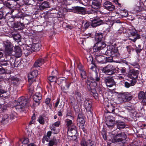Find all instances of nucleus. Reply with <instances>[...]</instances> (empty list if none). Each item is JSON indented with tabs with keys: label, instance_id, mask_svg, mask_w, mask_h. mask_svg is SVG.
Segmentation results:
<instances>
[{
	"label": "nucleus",
	"instance_id": "48",
	"mask_svg": "<svg viewBox=\"0 0 146 146\" xmlns=\"http://www.w3.org/2000/svg\"><path fill=\"white\" fill-rule=\"evenodd\" d=\"M135 83H125V86L127 88H128L131 86H133L135 85Z\"/></svg>",
	"mask_w": 146,
	"mask_h": 146
},
{
	"label": "nucleus",
	"instance_id": "62",
	"mask_svg": "<svg viewBox=\"0 0 146 146\" xmlns=\"http://www.w3.org/2000/svg\"><path fill=\"white\" fill-rule=\"evenodd\" d=\"M1 65L2 66H6L8 64L6 61L2 62L0 63Z\"/></svg>",
	"mask_w": 146,
	"mask_h": 146
},
{
	"label": "nucleus",
	"instance_id": "47",
	"mask_svg": "<svg viewBox=\"0 0 146 146\" xmlns=\"http://www.w3.org/2000/svg\"><path fill=\"white\" fill-rule=\"evenodd\" d=\"M76 64L77 65V68H78L80 71L81 70H84L83 69V66L82 64L79 62H77Z\"/></svg>",
	"mask_w": 146,
	"mask_h": 146
},
{
	"label": "nucleus",
	"instance_id": "38",
	"mask_svg": "<svg viewBox=\"0 0 146 146\" xmlns=\"http://www.w3.org/2000/svg\"><path fill=\"white\" fill-rule=\"evenodd\" d=\"M9 80L10 81L15 82L21 81V79L15 76H12L10 77Z\"/></svg>",
	"mask_w": 146,
	"mask_h": 146
},
{
	"label": "nucleus",
	"instance_id": "44",
	"mask_svg": "<svg viewBox=\"0 0 146 146\" xmlns=\"http://www.w3.org/2000/svg\"><path fill=\"white\" fill-rule=\"evenodd\" d=\"M101 49L97 46L96 45H95L93 47V51L94 52H100V51L102 50Z\"/></svg>",
	"mask_w": 146,
	"mask_h": 146
},
{
	"label": "nucleus",
	"instance_id": "51",
	"mask_svg": "<svg viewBox=\"0 0 146 146\" xmlns=\"http://www.w3.org/2000/svg\"><path fill=\"white\" fill-rule=\"evenodd\" d=\"M67 113L66 115V116H70L72 117V114L71 113V111L70 109L68 108L67 110Z\"/></svg>",
	"mask_w": 146,
	"mask_h": 146
},
{
	"label": "nucleus",
	"instance_id": "45",
	"mask_svg": "<svg viewBox=\"0 0 146 146\" xmlns=\"http://www.w3.org/2000/svg\"><path fill=\"white\" fill-rule=\"evenodd\" d=\"M73 130V129L72 127L70 128H69V129H68L67 135L68 137H73V135L72 134V132Z\"/></svg>",
	"mask_w": 146,
	"mask_h": 146
},
{
	"label": "nucleus",
	"instance_id": "40",
	"mask_svg": "<svg viewBox=\"0 0 146 146\" xmlns=\"http://www.w3.org/2000/svg\"><path fill=\"white\" fill-rule=\"evenodd\" d=\"M143 49V47L141 46V45L139 44L136 47L135 50L136 52L138 54L140 53Z\"/></svg>",
	"mask_w": 146,
	"mask_h": 146
},
{
	"label": "nucleus",
	"instance_id": "18",
	"mask_svg": "<svg viewBox=\"0 0 146 146\" xmlns=\"http://www.w3.org/2000/svg\"><path fill=\"white\" fill-rule=\"evenodd\" d=\"M100 78L98 76V73L97 72L95 73V75L91 76L90 78H88V81L89 82H99Z\"/></svg>",
	"mask_w": 146,
	"mask_h": 146
},
{
	"label": "nucleus",
	"instance_id": "54",
	"mask_svg": "<svg viewBox=\"0 0 146 146\" xmlns=\"http://www.w3.org/2000/svg\"><path fill=\"white\" fill-rule=\"evenodd\" d=\"M106 57V62H112V58L113 57H112V56H111V57Z\"/></svg>",
	"mask_w": 146,
	"mask_h": 146
},
{
	"label": "nucleus",
	"instance_id": "15",
	"mask_svg": "<svg viewBox=\"0 0 146 146\" xmlns=\"http://www.w3.org/2000/svg\"><path fill=\"white\" fill-rule=\"evenodd\" d=\"M104 8L110 11H112L114 9L115 7L109 1L105 2L103 4Z\"/></svg>",
	"mask_w": 146,
	"mask_h": 146
},
{
	"label": "nucleus",
	"instance_id": "3",
	"mask_svg": "<svg viewBox=\"0 0 146 146\" xmlns=\"http://www.w3.org/2000/svg\"><path fill=\"white\" fill-rule=\"evenodd\" d=\"M103 21L100 19H94L91 22L88 21L83 22L82 27L83 28L86 29L88 28L90 25L92 27H94L101 25L103 23Z\"/></svg>",
	"mask_w": 146,
	"mask_h": 146
},
{
	"label": "nucleus",
	"instance_id": "64",
	"mask_svg": "<svg viewBox=\"0 0 146 146\" xmlns=\"http://www.w3.org/2000/svg\"><path fill=\"white\" fill-rule=\"evenodd\" d=\"M142 103L144 105H146V91L145 92V99H144L142 101Z\"/></svg>",
	"mask_w": 146,
	"mask_h": 146
},
{
	"label": "nucleus",
	"instance_id": "55",
	"mask_svg": "<svg viewBox=\"0 0 146 146\" xmlns=\"http://www.w3.org/2000/svg\"><path fill=\"white\" fill-rule=\"evenodd\" d=\"M52 76H56L58 75V72L56 70H54L51 73Z\"/></svg>",
	"mask_w": 146,
	"mask_h": 146
},
{
	"label": "nucleus",
	"instance_id": "16",
	"mask_svg": "<svg viewBox=\"0 0 146 146\" xmlns=\"http://www.w3.org/2000/svg\"><path fill=\"white\" fill-rule=\"evenodd\" d=\"M46 58H39L35 62L34 64V66L36 67H39L44 63L45 61Z\"/></svg>",
	"mask_w": 146,
	"mask_h": 146
},
{
	"label": "nucleus",
	"instance_id": "19",
	"mask_svg": "<svg viewBox=\"0 0 146 146\" xmlns=\"http://www.w3.org/2000/svg\"><path fill=\"white\" fill-rule=\"evenodd\" d=\"M95 34V38L98 41H103L104 39V38L103 37V34L100 33H93Z\"/></svg>",
	"mask_w": 146,
	"mask_h": 146
},
{
	"label": "nucleus",
	"instance_id": "36",
	"mask_svg": "<svg viewBox=\"0 0 146 146\" xmlns=\"http://www.w3.org/2000/svg\"><path fill=\"white\" fill-rule=\"evenodd\" d=\"M75 133V134L74 135V140H76V142L78 141L79 138L76 129V127L74 126V133Z\"/></svg>",
	"mask_w": 146,
	"mask_h": 146
},
{
	"label": "nucleus",
	"instance_id": "31",
	"mask_svg": "<svg viewBox=\"0 0 146 146\" xmlns=\"http://www.w3.org/2000/svg\"><path fill=\"white\" fill-rule=\"evenodd\" d=\"M90 90L91 94L93 96V97L96 99L98 98V94L96 92V89L94 88H90Z\"/></svg>",
	"mask_w": 146,
	"mask_h": 146
},
{
	"label": "nucleus",
	"instance_id": "14",
	"mask_svg": "<svg viewBox=\"0 0 146 146\" xmlns=\"http://www.w3.org/2000/svg\"><path fill=\"white\" fill-rule=\"evenodd\" d=\"M129 38V40L135 42L137 39L140 38V36L136 32L132 31L131 32Z\"/></svg>",
	"mask_w": 146,
	"mask_h": 146
},
{
	"label": "nucleus",
	"instance_id": "34",
	"mask_svg": "<svg viewBox=\"0 0 146 146\" xmlns=\"http://www.w3.org/2000/svg\"><path fill=\"white\" fill-rule=\"evenodd\" d=\"M28 87L29 94L32 95L34 90V87L32 83H29Z\"/></svg>",
	"mask_w": 146,
	"mask_h": 146
},
{
	"label": "nucleus",
	"instance_id": "57",
	"mask_svg": "<svg viewBox=\"0 0 146 146\" xmlns=\"http://www.w3.org/2000/svg\"><path fill=\"white\" fill-rule=\"evenodd\" d=\"M2 88V86L1 85H0V93L1 94H3L6 93L7 92L6 90L3 89Z\"/></svg>",
	"mask_w": 146,
	"mask_h": 146
},
{
	"label": "nucleus",
	"instance_id": "29",
	"mask_svg": "<svg viewBox=\"0 0 146 146\" xmlns=\"http://www.w3.org/2000/svg\"><path fill=\"white\" fill-rule=\"evenodd\" d=\"M9 120V116L7 114H5L3 115L1 122L2 124H4L8 123Z\"/></svg>",
	"mask_w": 146,
	"mask_h": 146
},
{
	"label": "nucleus",
	"instance_id": "33",
	"mask_svg": "<svg viewBox=\"0 0 146 146\" xmlns=\"http://www.w3.org/2000/svg\"><path fill=\"white\" fill-rule=\"evenodd\" d=\"M145 92H144L143 91H141L139 92L138 94V98L140 100H142V101L145 99Z\"/></svg>",
	"mask_w": 146,
	"mask_h": 146
},
{
	"label": "nucleus",
	"instance_id": "23",
	"mask_svg": "<svg viewBox=\"0 0 146 146\" xmlns=\"http://www.w3.org/2000/svg\"><path fill=\"white\" fill-rule=\"evenodd\" d=\"M15 56L16 57H20L22 54V51L20 47L17 46L15 48Z\"/></svg>",
	"mask_w": 146,
	"mask_h": 146
},
{
	"label": "nucleus",
	"instance_id": "2",
	"mask_svg": "<svg viewBox=\"0 0 146 146\" xmlns=\"http://www.w3.org/2000/svg\"><path fill=\"white\" fill-rule=\"evenodd\" d=\"M41 44L39 43L33 44L32 45H26L23 48L24 53L25 54H28L33 51H38L40 49Z\"/></svg>",
	"mask_w": 146,
	"mask_h": 146
},
{
	"label": "nucleus",
	"instance_id": "60",
	"mask_svg": "<svg viewBox=\"0 0 146 146\" xmlns=\"http://www.w3.org/2000/svg\"><path fill=\"white\" fill-rule=\"evenodd\" d=\"M15 115L13 114H11L10 115L9 117V119L10 120H12L15 118Z\"/></svg>",
	"mask_w": 146,
	"mask_h": 146
},
{
	"label": "nucleus",
	"instance_id": "52",
	"mask_svg": "<svg viewBox=\"0 0 146 146\" xmlns=\"http://www.w3.org/2000/svg\"><path fill=\"white\" fill-rule=\"evenodd\" d=\"M56 141V139L50 140L48 143L49 145L50 146H53Z\"/></svg>",
	"mask_w": 146,
	"mask_h": 146
},
{
	"label": "nucleus",
	"instance_id": "59",
	"mask_svg": "<svg viewBox=\"0 0 146 146\" xmlns=\"http://www.w3.org/2000/svg\"><path fill=\"white\" fill-rule=\"evenodd\" d=\"M4 6H5L7 7L10 8L11 7V4L8 2H5L4 3Z\"/></svg>",
	"mask_w": 146,
	"mask_h": 146
},
{
	"label": "nucleus",
	"instance_id": "50",
	"mask_svg": "<svg viewBox=\"0 0 146 146\" xmlns=\"http://www.w3.org/2000/svg\"><path fill=\"white\" fill-rule=\"evenodd\" d=\"M115 83H105L106 84L108 88H111L113 86L115 85Z\"/></svg>",
	"mask_w": 146,
	"mask_h": 146
},
{
	"label": "nucleus",
	"instance_id": "49",
	"mask_svg": "<svg viewBox=\"0 0 146 146\" xmlns=\"http://www.w3.org/2000/svg\"><path fill=\"white\" fill-rule=\"evenodd\" d=\"M66 79L64 77H60L57 79V82H66Z\"/></svg>",
	"mask_w": 146,
	"mask_h": 146
},
{
	"label": "nucleus",
	"instance_id": "27",
	"mask_svg": "<svg viewBox=\"0 0 146 146\" xmlns=\"http://www.w3.org/2000/svg\"><path fill=\"white\" fill-rule=\"evenodd\" d=\"M117 129H121L125 128V125L124 123L121 121H117L115 123Z\"/></svg>",
	"mask_w": 146,
	"mask_h": 146
},
{
	"label": "nucleus",
	"instance_id": "17",
	"mask_svg": "<svg viewBox=\"0 0 146 146\" xmlns=\"http://www.w3.org/2000/svg\"><path fill=\"white\" fill-rule=\"evenodd\" d=\"M111 56L112 57H118L119 56V53L118 49L116 48H112L110 51Z\"/></svg>",
	"mask_w": 146,
	"mask_h": 146
},
{
	"label": "nucleus",
	"instance_id": "46",
	"mask_svg": "<svg viewBox=\"0 0 146 146\" xmlns=\"http://www.w3.org/2000/svg\"><path fill=\"white\" fill-rule=\"evenodd\" d=\"M106 82H114L112 77H108L105 79Z\"/></svg>",
	"mask_w": 146,
	"mask_h": 146
},
{
	"label": "nucleus",
	"instance_id": "53",
	"mask_svg": "<svg viewBox=\"0 0 146 146\" xmlns=\"http://www.w3.org/2000/svg\"><path fill=\"white\" fill-rule=\"evenodd\" d=\"M60 124V121H57L56 122L52 124V126L56 127H58L59 126Z\"/></svg>",
	"mask_w": 146,
	"mask_h": 146
},
{
	"label": "nucleus",
	"instance_id": "25",
	"mask_svg": "<svg viewBox=\"0 0 146 146\" xmlns=\"http://www.w3.org/2000/svg\"><path fill=\"white\" fill-rule=\"evenodd\" d=\"M100 3L96 0H93L92 2V8L98 9L100 7Z\"/></svg>",
	"mask_w": 146,
	"mask_h": 146
},
{
	"label": "nucleus",
	"instance_id": "32",
	"mask_svg": "<svg viewBox=\"0 0 146 146\" xmlns=\"http://www.w3.org/2000/svg\"><path fill=\"white\" fill-rule=\"evenodd\" d=\"M95 44L102 50L105 48L106 46V44L102 41H98Z\"/></svg>",
	"mask_w": 146,
	"mask_h": 146
},
{
	"label": "nucleus",
	"instance_id": "26",
	"mask_svg": "<svg viewBox=\"0 0 146 146\" xmlns=\"http://www.w3.org/2000/svg\"><path fill=\"white\" fill-rule=\"evenodd\" d=\"M84 117V115L82 113H79L77 119V122L82 124H84L85 122Z\"/></svg>",
	"mask_w": 146,
	"mask_h": 146
},
{
	"label": "nucleus",
	"instance_id": "21",
	"mask_svg": "<svg viewBox=\"0 0 146 146\" xmlns=\"http://www.w3.org/2000/svg\"><path fill=\"white\" fill-rule=\"evenodd\" d=\"M114 118L113 117H111L109 116L108 117V119L106 121V124L108 127H111L113 126L114 123Z\"/></svg>",
	"mask_w": 146,
	"mask_h": 146
},
{
	"label": "nucleus",
	"instance_id": "10",
	"mask_svg": "<svg viewBox=\"0 0 146 146\" xmlns=\"http://www.w3.org/2000/svg\"><path fill=\"white\" fill-rule=\"evenodd\" d=\"M87 139V135H84L82 137V140L81 141V146H95L90 139Z\"/></svg>",
	"mask_w": 146,
	"mask_h": 146
},
{
	"label": "nucleus",
	"instance_id": "28",
	"mask_svg": "<svg viewBox=\"0 0 146 146\" xmlns=\"http://www.w3.org/2000/svg\"><path fill=\"white\" fill-rule=\"evenodd\" d=\"M48 7H49V3L46 1L43 2L39 6L40 9L41 11Z\"/></svg>",
	"mask_w": 146,
	"mask_h": 146
},
{
	"label": "nucleus",
	"instance_id": "11",
	"mask_svg": "<svg viewBox=\"0 0 146 146\" xmlns=\"http://www.w3.org/2000/svg\"><path fill=\"white\" fill-rule=\"evenodd\" d=\"M121 95L122 99V102H126L130 101L133 98V96L128 92L121 93Z\"/></svg>",
	"mask_w": 146,
	"mask_h": 146
},
{
	"label": "nucleus",
	"instance_id": "13",
	"mask_svg": "<svg viewBox=\"0 0 146 146\" xmlns=\"http://www.w3.org/2000/svg\"><path fill=\"white\" fill-rule=\"evenodd\" d=\"M85 12L86 10L84 8L78 6L74 7V13L83 14Z\"/></svg>",
	"mask_w": 146,
	"mask_h": 146
},
{
	"label": "nucleus",
	"instance_id": "63",
	"mask_svg": "<svg viewBox=\"0 0 146 146\" xmlns=\"http://www.w3.org/2000/svg\"><path fill=\"white\" fill-rule=\"evenodd\" d=\"M133 107L132 106H128L126 107V109L127 110H131L133 109Z\"/></svg>",
	"mask_w": 146,
	"mask_h": 146
},
{
	"label": "nucleus",
	"instance_id": "61",
	"mask_svg": "<svg viewBox=\"0 0 146 146\" xmlns=\"http://www.w3.org/2000/svg\"><path fill=\"white\" fill-rule=\"evenodd\" d=\"M29 142V139L28 138L25 139L22 141V143L24 144H27Z\"/></svg>",
	"mask_w": 146,
	"mask_h": 146
},
{
	"label": "nucleus",
	"instance_id": "37",
	"mask_svg": "<svg viewBox=\"0 0 146 146\" xmlns=\"http://www.w3.org/2000/svg\"><path fill=\"white\" fill-rule=\"evenodd\" d=\"M48 80L50 82H57V76H51L48 77Z\"/></svg>",
	"mask_w": 146,
	"mask_h": 146
},
{
	"label": "nucleus",
	"instance_id": "42",
	"mask_svg": "<svg viewBox=\"0 0 146 146\" xmlns=\"http://www.w3.org/2000/svg\"><path fill=\"white\" fill-rule=\"evenodd\" d=\"M65 121L66 123V125L67 127H68V129H69V128H70L72 124V120L68 119H67Z\"/></svg>",
	"mask_w": 146,
	"mask_h": 146
},
{
	"label": "nucleus",
	"instance_id": "56",
	"mask_svg": "<svg viewBox=\"0 0 146 146\" xmlns=\"http://www.w3.org/2000/svg\"><path fill=\"white\" fill-rule=\"evenodd\" d=\"M5 70L2 66H0V74H3L5 72Z\"/></svg>",
	"mask_w": 146,
	"mask_h": 146
},
{
	"label": "nucleus",
	"instance_id": "43",
	"mask_svg": "<svg viewBox=\"0 0 146 146\" xmlns=\"http://www.w3.org/2000/svg\"><path fill=\"white\" fill-rule=\"evenodd\" d=\"M119 74H125L126 73V69L124 68H121L120 69H119Z\"/></svg>",
	"mask_w": 146,
	"mask_h": 146
},
{
	"label": "nucleus",
	"instance_id": "5",
	"mask_svg": "<svg viewBox=\"0 0 146 146\" xmlns=\"http://www.w3.org/2000/svg\"><path fill=\"white\" fill-rule=\"evenodd\" d=\"M116 103L114 102L113 100H110L108 104L105 105L106 110L107 113H115L114 111L115 106Z\"/></svg>",
	"mask_w": 146,
	"mask_h": 146
},
{
	"label": "nucleus",
	"instance_id": "24",
	"mask_svg": "<svg viewBox=\"0 0 146 146\" xmlns=\"http://www.w3.org/2000/svg\"><path fill=\"white\" fill-rule=\"evenodd\" d=\"M13 12H14V15H13V16L14 17V18H21L22 17V15L20 10L18 11L15 10L14 11L12 10L11 11V13L12 14Z\"/></svg>",
	"mask_w": 146,
	"mask_h": 146
},
{
	"label": "nucleus",
	"instance_id": "7",
	"mask_svg": "<svg viewBox=\"0 0 146 146\" xmlns=\"http://www.w3.org/2000/svg\"><path fill=\"white\" fill-rule=\"evenodd\" d=\"M5 52L7 55H10L13 50V45L8 40L4 42Z\"/></svg>",
	"mask_w": 146,
	"mask_h": 146
},
{
	"label": "nucleus",
	"instance_id": "12",
	"mask_svg": "<svg viewBox=\"0 0 146 146\" xmlns=\"http://www.w3.org/2000/svg\"><path fill=\"white\" fill-rule=\"evenodd\" d=\"M92 102L88 99H86L84 101L83 105L84 106L85 108L86 111L88 112H90L91 113V107H92Z\"/></svg>",
	"mask_w": 146,
	"mask_h": 146
},
{
	"label": "nucleus",
	"instance_id": "58",
	"mask_svg": "<svg viewBox=\"0 0 146 146\" xmlns=\"http://www.w3.org/2000/svg\"><path fill=\"white\" fill-rule=\"evenodd\" d=\"M47 137H48L47 136H45L43 137V139H42V142L43 143H44V141H48V140L50 138V137L48 138Z\"/></svg>",
	"mask_w": 146,
	"mask_h": 146
},
{
	"label": "nucleus",
	"instance_id": "35",
	"mask_svg": "<svg viewBox=\"0 0 146 146\" xmlns=\"http://www.w3.org/2000/svg\"><path fill=\"white\" fill-rule=\"evenodd\" d=\"M13 37L14 40L18 42H20L21 40V36L19 34H14Z\"/></svg>",
	"mask_w": 146,
	"mask_h": 146
},
{
	"label": "nucleus",
	"instance_id": "6",
	"mask_svg": "<svg viewBox=\"0 0 146 146\" xmlns=\"http://www.w3.org/2000/svg\"><path fill=\"white\" fill-rule=\"evenodd\" d=\"M38 71L35 70L30 72L28 75V81L29 82H38L39 79L36 77L38 75Z\"/></svg>",
	"mask_w": 146,
	"mask_h": 146
},
{
	"label": "nucleus",
	"instance_id": "1",
	"mask_svg": "<svg viewBox=\"0 0 146 146\" xmlns=\"http://www.w3.org/2000/svg\"><path fill=\"white\" fill-rule=\"evenodd\" d=\"M18 103L15 106L16 109L18 111H25L29 107L27 100L24 97H20L18 99Z\"/></svg>",
	"mask_w": 146,
	"mask_h": 146
},
{
	"label": "nucleus",
	"instance_id": "39",
	"mask_svg": "<svg viewBox=\"0 0 146 146\" xmlns=\"http://www.w3.org/2000/svg\"><path fill=\"white\" fill-rule=\"evenodd\" d=\"M80 76L82 80L85 79L86 78V74L85 71L84 70L80 71Z\"/></svg>",
	"mask_w": 146,
	"mask_h": 146
},
{
	"label": "nucleus",
	"instance_id": "9",
	"mask_svg": "<svg viewBox=\"0 0 146 146\" xmlns=\"http://www.w3.org/2000/svg\"><path fill=\"white\" fill-rule=\"evenodd\" d=\"M126 136L124 132L117 134L114 136L113 139V142H121L123 140L125 139L126 138Z\"/></svg>",
	"mask_w": 146,
	"mask_h": 146
},
{
	"label": "nucleus",
	"instance_id": "41",
	"mask_svg": "<svg viewBox=\"0 0 146 146\" xmlns=\"http://www.w3.org/2000/svg\"><path fill=\"white\" fill-rule=\"evenodd\" d=\"M89 84H87L88 86H87V88L90 90V88H95L97 86V83H88Z\"/></svg>",
	"mask_w": 146,
	"mask_h": 146
},
{
	"label": "nucleus",
	"instance_id": "30",
	"mask_svg": "<svg viewBox=\"0 0 146 146\" xmlns=\"http://www.w3.org/2000/svg\"><path fill=\"white\" fill-rule=\"evenodd\" d=\"M47 117L44 115H40L38 118V121L41 124L43 125L45 121L47 119Z\"/></svg>",
	"mask_w": 146,
	"mask_h": 146
},
{
	"label": "nucleus",
	"instance_id": "8",
	"mask_svg": "<svg viewBox=\"0 0 146 146\" xmlns=\"http://www.w3.org/2000/svg\"><path fill=\"white\" fill-rule=\"evenodd\" d=\"M139 74V71L138 70L134 69L130 70L128 75L129 77L131 79V82H136L137 81L136 80Z\"/></svg>",
	"mask_w": 146,
	"mask_h": 146
},
{
	"label": "nucleus",
	"instance_id": "20",
	"mask_svg": "<svg viewBox=\"0 0 146 146\" xmlns=\"http://www.w3.org/2000/svg\"><path fill=\"white\" fill-rule=\"evenodd\" d=\"M33 100L36 103H38V102L41 99L42 95L40 92H36L33 96Z\"/></svg>",
	"mask_w": 146,
	"mask_h": 146
},
{
	"label": "nucleus",
	"instance_id": "4",
	"mask_svg": "<svg viewBox=\"0 0 146 146\" xmlns=\"http://www.w3.org/2000/svg\"><path fill=\"white\" fill-rule=\"evenodd\" d=\"M101 68L103 72L107 73L109 75H112L115 73H119V68H115L111 64H108L104 67H101Z\"/></svg>",
	"mask_w": 146,
	"mask_h": 146
},
{
	"label": "nucleus",
	"instance_id": "22",
	"mask_svg": "<svg viewBox=\"0 0 146 146\" xmlns=\"http://www.w3.org/2000/svg\"><path fill=\"white\" fill-rule=\"evenodd\" d=\"M96 59L99 63H104L106 62V57L102 55L96 56Z\"/></svg>",
	"mask_w": 146,
	"mask_h": 146
}]
</instances>
